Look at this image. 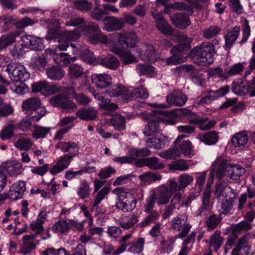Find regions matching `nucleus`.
Wrapping results in <instances>:
<instances>
[{
    "label": "nucleus",
    "mask_w": 255,
    "mask_h": 255,
    "mask_svg": "<svg viewBox=\"0 0 255 255\" xmlns=\"http://www.w3.org/2000/svg\"><path fill=\"white\" fill-rule=\"evenodd\" d=\"M81 59L88 64L97 65L98 62L94 56L93 53L89 49L82 51L80 54Z\"/></svg>",
    "instance_id": "obj_53"
},
{
    "label": "nucleus",
    "mask_w": 255,
    "mask_h": 255,
    "mask_svg": "<svg viewBox=\"0 0 255 255\" xmlns=\"http://www.w3.org/2000/svg\"><path fill=\"white\" fill-rule=\"evenodd\" d=\"M41 101L38 98H32L23 102L22 108L26 111H31L30 118L32 121L37 122L46 113V109L41 107Z\"/></svg>",
    "instance_id": "obj_7"
},
{
    "label": "nucleus",
    "mask_w": 255,
    "mask_h": 255,
    "mask_svg": "<svg viewBox=\"0 0 255 255\" xmlns=\"http://www.w3.org/2000/svg\"><path fill=\"white\" fill-rule=\"evenodd\" d=\"M25 190V182L23 181H19L12 185L8 193L2 199L4 200L9 198L13 200L21 199Z\"/></svg>",
    "instance_id": "obj_21"
},
{
    "label": "nucleus",
    "mask_w": 255,
    "mask_h": 255,
    "mask_svg": "<svg viewBox=\"0 0 255 255\" xmlns=\"http://www.w3.org/2000/svg\"><path fill=\"white\" fill-rule=\"evenodd\" d=\"M175 36L178 39L179 43L171 50V53H175V54L166 59V63L168 65H175L182 63L183 60L180 56V53L191 48V40L183 32L178 31L175 34Z\"/></svg>",
    "instance_id": "obj_2"
},
{
    "label": "nucleus",
    "mask_w": 255,
    "mask_h": 255,
    "mask_svg": "<svg viewBox=\"0 0 255 255\" xmlns=\"http://www.w3.org/2000/svg\"><path fill=\"white\" fill-rule=\"evenodd\" d=\"M170 224L172 229L180 232L175 236V239H183L186 238L192 227L191 225L187 223V217H183L182 216H178L173 218Z\"/></svg>",
    "instance_id": "obj_10"
},
{
    "label": "nucleus",
    "mask_w": 255,
    "mask_h": 255,
    "mask_svg": "<svg viewBox=\"0 0 255 255\" xmlns=\"http://www.w3.org/2000/svg\"><path fill=\"white\" fill-rule=\"evenodd\" d=\"M49 102L53 107L59 108L64 111L73 110L76 106L72 101L67 99L66 96L62 93L51 97Z\"/></svg>",
    "instance_id": "obj_13"
},
{
    "label": "nucleus",
    "mask_w": 255,
    "mask_h": 255,
    "mask_svg": "<svg viewBox=\"0 0 255 255\" xmlns=\"http://www.w3.org/2000/svg\"><path fill=\"white\" fill-rule=\"evenodd\" d=\"M252 228V224L247 221H242L235 225L232 230L231 236L228 238L226 241V246L231 247L234 245L242 231H247Z\"/></svg>",
    "instance_id": "obj_17"
},
{
    "label": "nucleus",
    "mask_w": 255,
    "mask_h": 255,
    "mask_svg": "<svg viewBox=\"0 0 255 255\" xmlns=\"http://www.w3.org/2000/svg\"><path fill=\"white\" fill-rule=\"evenodd\" d=\"M5 70L8 73L11 80L15 82H25L30 77L29 73L19 63H11L7 65Z\"/></svg>",
    "instance_id": "obj_9"
},
{
    "label": "nucleus",
    "mask_w": 255,
    "mask_h": 255,
    "mask_svg": "<svg viewBox=\"0 0 255 255\" xmlns=\"http://www.w3.org/2000/svg\"><path fill=\"white\" fill-rule=\"evenodd\" d=\"M153 112L155 116L148 118L147 125L143 131L146 136H150L159 130L160 122L168 121L174 115V112L165 109L155 110Z\"/></svg>",
    "instance_id": "obj_4"
},
{
    "label": "nucleus",
    "mask_w": 255,
    "mask_h": 255,
    "mask_svg": "<svg viewBox=\"0 0 255 255\" xmlns=\"http://www.w3.org/2000/svg\"><path fill=\"white\" fill-rule=\"evenodd\" d=\"M91 80L92 84L100 89L109 88L113 84L111 76L106 73L93 74Z\"/></svg>",
    "instance_id": "obj_19"
},
{
    "label": "nucleus",
    "mask_w": 255,
    "mask_h": 255,
    "mask_svg": "<svg viewBox=\"0 0 255 255\" xmlns=\"http://www.w3.org/2000/svg\"><path fill=\"white\" fill-rule=\"evenodd\" d=\"M116 35H119L120 41L127 47L132 48V51L136 52L137 55H140L141 50L136 46V42L137 41V37L134 31L126 33H116Z\"/></svg>",
    "instance_id": "obj_15"
},
{
    "label": "nucleus",
    "mask_w": 255,
    "mask_h": 255,
    "mask_svg": "<svg viewBox=\"0 0 255 255\" xmlns=\"http://www.w3.org/2000/svg\"><path fill=\"white\" fill-rule=\"evenodd\" d=\"M47 217V214L46 211H41L38 215L36 221H33L30 225L31 229L36 233V235L41 234L44 230L43 224Z\"/></svg>",
    "instance_id": "obj_32"
},
{
    "label": "nucleus",
    "mask_w": 255,
    "mask_h": 255,
    "mask_svg": "<svg viewBox=\"0 0 255 255\" xmlns=\"http://www.w3.org/2000/svg\"><path fill=\"white\" fill-rule=\"evenodd\" d=\"M169 168L172 170L186 171L189 169V166L185 160L179 159L170 164Z\"/></svg>",
    "instance_id": "obj_54"
},
{
    "label": "nucleus",
    "mask_w": 255,
    "mask_h": 255,
    "mask_svg": "<svg viewBox=\"0 0 255 255\" xmlns=\"http://www.w3.org/2000/svg\"><path fill=\"white\" fill-rule=\"evenodd\" d=\"M15 129L14 125L12 124L8 125L4 129L1 131L0 137L3 140L10 138L13 135Z\"/></svg>",
    "instance_id": "obj_63"
},
{
    "label": "nucleus",
    "mask_w": 255,
    "mask_h": 255,
    "mask_svg": "<svg viewBox=\"0 0 255 255\" xmlns=\"http://www.w3.org/2000/svg\"><path fill=\"white\" fill-rule=\"evenodd\" d=\"M91 17L96 20L106 21L108 15H107L106 11L99 7H95L90 12Z\"/></svg>",
    "instance_id": "obj_48"
},
{
    "label": "nucleus",
    "mask_w": 255,
    "mask_h": 255,
    "mask_svg": "<svg viewBox=\"0 0 255 255\" xmlns=\"http://www.w3.org/2000/svg\"><path fill=\"white\" fill-rule=\"evenodd\" d=\"M136 70L139 75H146L149 77H153L156 72L155 68L150 65L139 64Z\"/></svg>",
    "instance_id": "obj_45"
},
{
    "label": "nucleus",
    "mask_w": 255,
    "mask_h": 255,
    "mask_svg": "<svg viewBox=\"0 0 255 255\" xmlns=\"http://www.w3.org/2000/svg\"><path fill=\"white\" fill-rule=\"evenodd\" d=\"M172 194L169 191L168 187L162 185L157 190V203L158 205L166 204L170 200Z\"/></svg>",
    "instance_id": "obj_33"
},
{
    "label": "nucleus",
    "mask_w": 255,
    "mask_h": 255,
    "mask_svg": "<svg viewBox=\"0 0 255 255\" xmlns=\"http://www.w3.org/2000/svg\"><path fill=\"white\" fill-rule=\"evenodd\" d=\"M126 221H122L120 223V226L124 229H128L136 224L138 221V218L134 214L127 217Z\"/></svg>",
    "instance_id": "obj_62"
},
{
    "label": "nucleus",
    "mask_w": 255,
    "mask_h": 255,
    "mask_svg": "<svg viewBox=\"0 0 255 255\" xmlns=\"http://www.w3.org/2000/svg\"><path fill=\"white\" fill-rule=\"evenodd\" d=\"M95 99L100 102L99 106L101 108L109 111H115L118 109L117 104L111 103V100L106 98L103 95L99 93H93Z\"/></svg>",
    "instance_id": "obj_30"
},
{
    "label": "nucleus",
    "mask_w": 255,
    "mask_h": 255,
    "mask_svg": "<svg viewBox=\"0 0 255 255\" xmlns=\"http://www.w3.org/2000/svg\"><path fill=\"white\" fill-rule=\"evenodd\" d=\"M213 43L204 42L191 50L190 55L195 62L200 66H207L213 62L214 56L216 53L214 45L218 44L217 40Z\"/></svg>",
    "instance_id": "obj_1"
},
{
    "label": "nucleus",
    "mask_w": 255,
    "mask_h": 255,
    "mask_svg": "<svg viewBox=\"0 0 255 255\" xmlns=\"http://www.w3.org/2000/svg\"><path fill=\"white\" fill-rule=\"evenodd\" d=\"M192 149V143L189 140H183L179 146V149L181 152L184 156L187 157H191Z\"/></svg>",
    "instance_id": "obj_59"
},
{
    "label": "nucleus",
    "mask_w": 255,
    "mask_h": 255,
    "mask_svg": "<svg viewBox=\"0 0 255 255\" xmlns=\"http://www.w3.org/2000/svg\"><path fill=\"white\" fill-rule=\"evenodd\" d=\"M91 192L89 184L86 180H84L79 186L77 194L83 199L89 198Z\"/></svg>",
    "instance_id": "obj_50"
},
{
    "label": "nucleus",
    "mask_w": 255,
    "mask_h": 255,
    "mask_svg": "<svg viewBox=\"0 0 255 255\" xmlns=\"http://www.w3.org/2000/svg\"><path fill=\"white\" fill-rule=\"evenodd\" d=\"M55 62L60 65H66L70 63V55L67 53H56L54 57Z\"/></svg>",
    "instance_id": "obj_55"
},
{
    "label": "nucleus",
    "mask_w": 255,
    "mask_h": 255,
    "mask_svg": "<svg viewBox=\"0 0 255 255\" xmlns=\"http://www.w3.org/2000/svg\"><path fill=\"white\" fill-rule=\"evenodd\" d=\"M235 190L231 188L230 186L226 185L224 183L220 181L216 183L215 189V194L217 198L220 199L222 197L230 196V199L233 197L235 193Z\"/></svg>",
    "instance_id": "obj_28"
},
{
    "label": "nucleus",
    "mask_w": 255,
    "mask_h": 255,
    "mask_svg": "<svg viewBox=\"0 0 255 255\" xmlns=\"http://www.w3.org/2000/svg\"><path fill=\"white\" fill-rule=\"evenodd\" d=\"M221 222V218L218 215L213 214L209 216L206 221L208 231H212L216 229Z\"/></svg>",
    "instance_id": "obj_51"
},
{
    "label": "nucleus",
    "mask_w": 255,
    "mask_h": 255,
    "mask_svg": "<svg viewBox=\"0 0 255 255\" xmlns=\"http://www.w3.org/2000/svg\"><path fill=\"white\" fill-rule=\"evenodd\" d=\"M229 90L230 86L227 85L222 86L216 90H208L206 91L207 95L201 98L198 104L202 106L210 104L213 101L225 96Z\"/></svg>",
    "instance_id": "obj_11"
},
{
    "label": "nucleus",
    "mask_w": 255,
    "mask_h": 255,
    "mask_svg": "<svg viewBox=\"0 0 255 255\" xmlns=\"http://www.w3.org/2000/svg\"><path fill=\"white\" fill-rule=\"evenodd\" d=\"M34 127L35 129L33 132V136L36 139L45 137L50 130L49 128L39 127L37 125H35Z\"/></svg>",
    "instance_id": "obj_60"
},
{
    "label": "nucleus",
    "mask_w": 255,
    "mask_h": 255,
    "mask_svg": "<svg viewBox=\"0 0 255 255\" xmlns=\"http://www.w3.org/2000/svg\"><path fill=\"white\" fill-rule=\"evenodd\" d=\"M189 122L194 123L197 125L198 128L202 130H209L214 127L216 124L215 121L212 120L208 122V119L195 117L189 120Z\"/></svg>",
    "instance_id": "obj_37"
},
{
    "label": "nucleus",
    "mask_w": 255,
    "mask_h": 255,
    "mask_svg": "<svg viewBox=\"0 0 255 255\" xmlns=\"http://www.w3.org/2000/svg\"><path fill=\"white\" fill-rule=\"evenodd\" d=\"M227 162V160L220 158L215 160L214 163L219 164L216 171L217 178L220 179L227 176L233 180H239L245 173L244 168L239 165H231Z\"/></svg>",
    "instance_id": "obj_3"
},
{
    "label": "nucleus",
    "mask_w": 255,
    "mask_h": 255,
    "mask_svg": "<svg viewBox=\"0 0 255 255\" xmlns=\"http://www.w3.org/2000/svg\"><path fill=\"white\" fill-rule=\"evenodd\" d=\"M46 70L47 77L51 80L60 81L65 76L64 70L59 66H52Z\"/></svg>",
    "instance_id": "obj_36"
},
{
    "label": "nucleus",
    "mask_w": 255,
    "mask_h": 255,
    "mask_svg": "<svg viewBox=\"0 0 255 255\" xmlns=\"http://www.w3.org/2000/svg\"><path fill=\"white\" fill-rule=\"evenodd\" d=\"M47 64L48 60L44 56H36L32 59L30 66L34 70L43 71Z\"/></svg>",
    "instance_id": "obj_41"
},
{
    "label": "nucleus",
    "mask_w": 255,
    "mask_h": 255,
    "mask_svg": "<svg viewBox=\"0 0 255 255\" xmlns=\"http://www.w3.org/2000/svg\"><path fill=\"white\" fill-rule=\"evenodd\" d=\"M224 238L221 236V232L216 230L210 237L209 251L217 252L224 242Z\"/></svg>",
    "instance_id": "obj_29"
},
{
    "label": "nucleus",
    "mask_w": 255,
    "mask_h": 255,
    "mask_svg": "<svg viewBox=\"0 0 255 255\" xmlns=\"http://www.w3.org/2000/svg\"><path fill=\"white\" fill-rule=\"evenodd\" d=\"M70 228V224L66 220H61L56 222L51 227V230L55 233L66 234Z\"/></svg>",
    "instance_id": "obj_43"
},
{
    "label": "nucleus",
    "mask_w": 255,
    "mask_h": 255,
    "mask_svg": "<svg viewBox=\"0 0 255 255\" xmlns=\"http://www.w3.org/2000/svg\"><path fill=\"white\" fill-rule=\"evenodd\" d=\"M130 156L133 158V163H135L136 161L138 159L137 158H142L144 157L149 156L151 155L152 152L147 147L141 148H131L128 150Z\"/></svg>",
    "instance_id": "obj_40"
},
{
    "label": "nucleus",
    "mask_w": 255,
    "mask_h": 255,
    "mask_svg": "<svg viewBox=\"0 0 255 255\" xmlns=\"http://www.w3.org/2000/svg\"><path fill=\"white\" fill-rule=\"evenodd\" d=\"M68 69L69 75L72 79L78 78L84 75L83 68L78 64H71Z\"/></svg>",
    "instance_id": "obj_52"
},
{
    "label": "nucleus",
    "mask_w": 255,
    "mask_h": 255,
    "mask_svg": "<svg viewBox=\"0 0 255 255\" xmlns=\"http://www.w3.org/2000/svg\"><path fill=\"white\" fill-rule=\"evenodd\" d=\"M31 88L33 92H40L45 96L54 94L60 91V88L56 85L50 84L45 81H40L32 84Z\"/></svg>",
    "instance_id": "obj_12"
},
{
    "label": "nucleus",
    "mask_w": 255,
    "mask_h": 255,
    "mask_svg": "<svg viewBox=\"0 0 255 255\" xmlns=\"http://www.w3.org/2000/svg\"><path fill=\"white\" fill-rule=\"evenodd\" d=\"M73 4L76 9L81 11L90 10L92 6V3L86 0H76Z\"/></svg>",
    "instance_id": "obj_61"
},
{
    "label": "nucleus",
    "mask_w": 255,
    "mask_h": 255,
    "mask_svg": "<svg viewBox=\"0 0 255 255\" xmlns=\"http://www.w3.org/2000/svg\"><path fill=\"white\" fill-rule=\"evenodd\" d=\"M83 34H89V42L93 44L100 42H106L107 37L101 33L98 25L95 22H89L81 26Z\"/></svg>",
    "instance_id": "obj_8"
},
{
    "label": "nucleus",
    "mask_w": 255,
    "mask_h": 255,
    "mask_svg": "<svg viewBox=\"0 0 255 255\" xmlns=\"http://www.w3.org/2000/svg\"><path fill=\"white\" fill-rule=\"evenodd\" d=\"M144 243V239L139 238L128 248V251L133 254H139L143 251Z\"/></svg>",
    "instance_id": "obj_56"
},
{
    "label": "nucleus",
    "mask_w": 255,
    "mask_h": 255,
    "mask_svg": "<svg viewBox=\"0 0 255 255\" xmlns=\"http://www.w3.org/2000/svg\"><path fill=\"white\" fill-rule=\"evenodd\" d=\"M55 148L60 149L65 155L74 157L79 153V147L77 143L73 141H59L55 144Z\"/></svg>",
    "instance_id": "obj_24"
},
{
    "label": "nucleus",
    "mask_w": 255,
    "mask_h": 255,
    "mask_svg": "<svg viewBox=\"0 0 255 255\" xmlns=\"http://www.w3.org/2000/svg\"><path fill=\"white\" fill-rule=\"evenodd\" d=\"M32 145V141L28 138L20 137L14 143V146L21 150H28Z\"/></svg>",
    "instance_id": "obj_57"
},
{
    "label": "nucleus",
    "mask_w": 255,
    "mask_h": 255,
    "mask_svg": "<svg viewBox=\"0 0 255 255\" xmlns=\"http://www.w3.org/2000/svg\"><path fill=\"white\" fill-rule=\"evenodd\" d=\"M100 64L108 69L115 70L119 67L120 63L114 55L108 54L101 60Z\"/></svg>",
    "instance_id": "obj_38"
},
{
    "label": "nucleus",
    "mask_w": 255,
    "mask_h": 255,
    "mask_svg": "<svg viewBox=\"0 0 255 255\" xmlns=\"http://www.w3.org/2000/svg\"><path fill=\"white\" fill-rule=\"evenodd\" d=\"M248 141V135L243 132L235 134L231 139V143L235 147L245 145Z\"/></svg>",
    "instance_id": "obj_46"
},
{
    "label": "nucleus",
    "mask_w": 255,
    "mask_h": 255,
    "mask_svg": "<svg viewBox=\"0 0 255 255\" xmlns=\"http://www.w3.org/2000/svg\"><path fill=\"white\" fill-rule=\"evenodd\" d=\"M21 46L35 51H41L44 48L43 40L32 35H23L21 37Z\"/></svg>",
    "instance_id": "obj_16"
},
{
    "label": "nucleus",
    "mask_w": 255,
    "mask_h": 255,
    "mask_svg": "<svg viewBox=\"0 0 255 255\" xmlns=\"http://www.w3.org/2000/svg\"><path fill=\"white\" fill-rule=\"evenodd\" d=\"M105 94L111 97L122 96L124 99L123 101L124 103H127L129 101L138 98H146L148 96L147 94H144L143 95H142L138 88L134 89L133 90L131 91L128 90L122 84L113 85L111 88L106 91Z\"/></svg>",
    "instance_id": "obj_5"
},
{
    "label": "nucleus",
    "mask_w": 255,
    "mask_h": 255,
    "mask_svg": "<svg viewBox=\"0 0 255 255\" xmlns=\"http://www.w3.org/2000/svg\"><path fill=\"white\" fill-rule=\"evenodd\" d=\"M110 123L118 130H123L126 128V120L120 115H116L110 120Z\"/></svg>",
    "instance_id": "obj_49"
},
{
    "label": "nucleus",
    "mask_w": 255,
    "mask_h": 255,
    "mask_svg": "<svg viewBox=\"0 0 255 255\" xmlns=\"http://www.w3.org/2000/svg\"><path fill=\"white\" fill-rule=\"evenodd\" d=\"M240 32V27L238 26H236L227 31V34L224 36L225 43L224 46L227 51L230 50L234 43L238 38Z\"/></svg>",
    "instance_id": "obj_26"
},
{
    "label": "nucleus",
    "mask_w": 255,
    "mask_h": 255,
    "mask_svg": "<svg viewBox=\"0 0 255 255\" xmlns=\"http://www.w3.org/2000/svg\"><path fill=\"white\" fill-rule=\"evenodd\" d=\"M113 192L117 195L119 199V202L116 203L117 208L126 212L131 211L135 208L137 201L132 193L126 192L120 187H117Z\"/></svg>",
    "instance_id": "obj_6"
},
{
    "label": "nucleus",
    "mask_w": 255,
    "mask_h": 255,
    "mask_svg": "<svg viewBox=\"0 0 255 255\" xmlns=\"http://www.w3.org/2000/svg\"><path fill=\"white\" fill-rule=\"evenodd\" d=\"M76 115L80 119L88 121L95 120L97 117V112L93 107H85L80 109L76 112Z\"/></svg>",
    "instance_id": "obj_34"
},
{
    "label": "nucleus",
    "mask_w": 255,
    "mask_h": 255,
    "mask_svg": "<svg viewBox=\"0 0 255 255\" xmlns=\"http://www.w3.org/2000/svg\"><path fill=\"white\" fill-rule=\"evenodd\" d=\"M104 23V29L108 31H112L121 29L124 27L121 18H118L115 16H109Z\"/></svg>",
    "instance_id": "obj_35"
},
{
    "label": "nucleus",
    "mask_w": 255,
    "mask_h": 255,
    "mask_svg": "<svg viewBox=\"0 0 255 255\" xmlns=\"http://www.w3.org/2000/svg\"><path fill=\"white\" fill-rule=\"evenodd\" d=\"M152 15L155 20L157 28L161 33L166 35H171L172 34L173 27L162 16V14L153 12Z\"/></svg>",
    "instance_id": "obj_18"
},
{
    "label": "nucleus",
    "mask_w": 255,
    "mask_h": 255,
    "mask_svg": "<svg viewBox=\"0 0 255 255\" xmlns=\"http://www.w3.org/2000/svg\"><path fill=\"white\" fill-rule=\"evenodd\" d=\"M171 20L174 26L181 29H185L191 24L190 18L185 13H175L171 16Z\"/></svg>",
    "instance_id": "obj_23"
},
{
    "label": "nucleus",
    "mask_w": 255,
    "mask_h": 255,
    "mask_svg": "<svg viewBox=\"0 0 255 255\" xmlns=\"http://www.w3.org/2000/svg\"><path fill=\"white\" fill-rule=\"evenodd\" d=\"M236 197V194H234L233 197L230 199V196L224 197L221 204V208L223 210L224 214L229 213L233 207L234 200Z\"/></svg>",
    "instance_id": "obj_58"
},
{
    "label": "nucleus",
    "mask_w": 255,
    "mask_h": 255,
    "mask_svg": "<svg viewBox=\"0 0 255 255\" xmlns=\"http://www.w3.org/2000/svg\"><path fill=\"white\" fill-rule=\"evenodd\" d=\"M148 213V215L145 217L142 222L138 224V226L143 228L150 225L151 223H155L159 219L160 215L156 211H153Z\"/></svg>",
    "instance_id": "obj_47"
},
{
    "label": "nucleus",
    "mask_w": 255,
    "mask_h": 255,
    "mask_svg": "<svg viewBox=\"0 0 255 255\" xmlns=\"http://www.w3.org/2000/svg\"><path fill=\"white\" fill-rule=\"evenodd\" d=\"M36 235H26L23 237V246L21 247L20 253L26 255L31 253L35 248V244L33 241L35 239Z\"/></svg>",
    "instance_id": "obj_31"
},
{
    "label": "nucleus",
    "mask_w": 255,
    "mask_h": 255,
    "mask_svg": "<svg viewBox=\"0 0 255 255\" xmlns=\"http://www.w3.org/2000/svg\"><path fill=\"white\" fill-rule=\"evenodd\" d=\"M199 140L207 145H213L219 140L218 133L215 131H208L198 135Z\"/></svg>",
    "instance_id": "obj_39"
},
{
    "label": "nucleus",
    "mask_w": 255,
    "mask_h": 255,
    "mask_svg": "<svg viewBox=\"0 0 255 255\" xmlns=\"http://www.w3.org/2000/svg\"><path fill=\"white\" fill-rule=\"evenodd\" d=\"M221 30V28L217 25L211 26L204 30L203 36L206 38H211L218 34Z\"/></svg>",
    "instance_id": "obj_64"
},
{
    "label": "nucleus",
    "mask_w": 255,
    "mask_h": 255,
    "mask_svg": "<svg viewBox=\"0 0 255 255\" xmlns=\"http://www.w3.org/2000/svg\"><path fill=\"white\" fill-rule=\"evenodd\" d=\"M248 236L244 235L240 238L238 244L232 252V255H248L250 253L251 247L248 245Z\"/></svg>",
    "instance_id": "obj_27"
},
{
    "label": "nucleus",
    "mask_w": 255,
    "mask_h": 255,
    "mask_svg": "<svg viewBox=\"0 0 255 255\" xmlns=\"http://www.w3.org/2000/svg\"><path fill=\"white\" fill-rule=\"evenodd\" d=\"M165 6L164 11L166 13L168 12V8L178 10L185 11L190 14H193L194 12L193 9L191 6L183 2L176 1L174 3H170Z\"/></svg>",
    "instance_id": "obj_42"
},
{
    "label": "nucleus",
    "mask_w": 255,
    "mask_h": 255,
    "mask_svg": "<svg viewBox=\"0 0 255 255\" xmlns=\"http://www.w3.org/2000/svg\"><path fill=\"white\" fill-rule=\"evenodd\" d=\"M5 170L10 176H17L22 170V165L18 161H13L6 165Z\"/></svg>",
    "instance_id": "obj_44"
},
{
    "label": "nucleus",
    "mask_w": 255,
    "mask_h": 255,
    "mask_svg": "<svg viewBox=\"0 0 255 255\" xmlns=\"http://www.w3.org/2000/svg\"><path fill=\"white\" fill-rule=\"evenodd\" d=\"M187 97L180 90H174L166 97V102L170 107L171 105L182 106L185 104Z\"/></svg>",
    "instance_id": "obj_20"
},
{
    "label": "nucleus",
    "mask_w": 255,
    "mask_h": 255,
    "mask_svg": "<svg viewBox=\"0 0 255 255\" xmlns=\"http://www.w3.org/2000/svg\"><path fill=\"white\" fill-rule=\"evenodd\" d=\"M232 90L237 95L244 96L249 94L251 97H255V76L251 80L247 82L246 86L244 85L243 83L233 82Z\"/></svg>",
    "instance_id": "obj_14"
},
{
    "label": "nucleus",
    "mask_w": 255,
    "mask_h": 255,
    "mask_svg": "<svg viewBox=\"0 0 255 255\" xmlns=\"http://www.w3.org/2000/svg\"><path fill=\"white\" fill-rule=\"evenodd\" d=\"M80 33L74 31H66L64 33V37H65V41L61 42V38L59 40V43L57 45L58 48L60 51L66 50L69 46L72 47L73 50V53L76 51L75 45L72 43H69L70 41L75 40L78 36L80 35Z\"/></svg>",
    "instance_id": "obj_22"
},
{
    "label": "nucleus",
    "mask_w": 255,
    "mask_h": 255,
    "mask_svg": "<svg viewBox=\"0 0 255 255\" xmlns=\"http://www.w3.org/2000/svg\"><path fill=\"white\" fill-rule=\"evenodd\" d=\"M135 165L138 167L146 166L154 170L161 169L164 167V164L159 163V159L155 157L139 158L136 161Z\"/></svg>",
    "instance_id": "obj_25"
}]
</instances>
